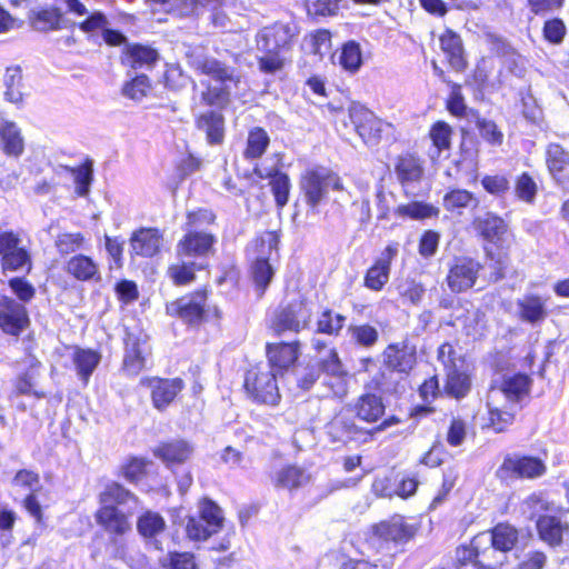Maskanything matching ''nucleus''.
<instances>
[{
	"label": "nucleus",
	"instance_id": "1",
	"mask_svg": "<svg viewBox=\"0 0 569 569\" xmlns=\"http://www.w3.org/2000/svg\"><path fill=\"white\" fill-rule=\"evenodd\" d=\"M532 380L528 375L505 376L500 386H492L488 392L487 407L489 422L487 427L503 432L515 422L516 415L522 409L529 397Z\"/></svg>",
	"mask_w": 569,
	"mask_h": 569
},
{
	"label": "nucleus",
	"instance_id": "2",
	"mask_svg": "<svg viewBox=\"0 0 569 569\" xmlns=\"http://www.w3.org/2000/svg\"><path fill=\"white\" fill-rule=\"evenodd\" d=\"M299 30L290 22L276 21L258 30L256 46L262 52L257 58L258 69L263 74H276L291 62L290 53L298 41Z\"/></svg>",
	"mask_w": 569,
	"mask_h": 569
},
{
	"label": "nucleus",
	"instance_id": "3",
	"mask_svg": "<svg viewBox=\"0 0 569 569\" xmlns=\"http://www.w3.org/2000/svg\"><path fill=\"white\" fill-rule=\"evenodd\" d=\"M101 507L96 520L107 532L122 536L131 530L130 518L139 509L138 498L119 483H110L100 493Z\"/></svg>",
	"mask_w": 569,
	"mask_h": 569
},
{
	"label": "nucleus",
	"instance_id": "4",
	"mask_svg": "<svg viewBox=\"0 0 569 569\" xmlns=\"http://www.w3.org/2000/svg\"><path fill=\"white\" fill-rule=\"evenodd\" d=\"M217 214L208 208H196L186 213L184 233L176 244L179 258H207L214 252L217 237L214 233L200 230V227L213 226Z\"/></svg>",
	"mask_w": 569,
	"mask_h": 569
},
{
	"label": "nucleus",
	"instance_id": "5",
	"mask_svg": "<svg viewBox=\"0 0 569 569\" xmlns=\"http://www.w3.org/2000/svg\"><path fill=\"white\" fill-rule=\"evenodd\" d=\"M8 287L17 299L0 295V330L8 336L19 337L31 325L26 303L36 297L37 291L26 277L10 278Z\"/></svg>",
	"mask_w": 569,
	"mask_h": 569
},
{
	"label": "nucleus",
	"instance_id": "6",
	"mask_svg": "<svg viewBox=\"0 0 569 569\" xmlns=\"http://www.w3.org/2000/svg\"><path fill=\"white\" fill-rule=\"evenodd\" d=\"M471 224L476 236L483 242L486 259L495 263L496 280L502 279L509 261V246L503 242L509 231L508 222L498 213L487 211L482 216L475 217Z\"/></svg>",
	"mask_w": 569,
	"mask_h": 569
},
{
	"label": "nucleus",
	"instance_id": "7",
	"mask_svg": "<svg viewBox=\"0 0 569 569\" xmlns=\"http://www.w3.org/2000/svg\"><path fill=\"white\" fill-rule=\"evenodd\" d=\"M291 358H267L246 375L244 387L248 393L260 403L274 406L280 400L277 376L286 371Z\"/></svg>",
	"mask_w": 569,
	"mask_h": 569
},
{
	"label": "nucleus",
	"instance_id": "8",
	"mask_svg": "<svg viewBox=\"0 0 569 569\" xmlns=\"http://www.w3.org/2000/svg\"><path fill=\"white\" fill-rule=\"evenodd\" d=\"M299 187L306 206L317 211L328 199V191L342 192L346 190L342 177L330 169L315 167L301 173Z\"/></svg>",
	"mask_w": 569,
	"mask_h": 569
},
{
	"label": "nucleus",
	"instance_id": "9",
	"mask_svg": "<svg viewBox=\"0 0 569 569\" xmlns=\"http://www.w3.org/2000/svg\"><path fill=\"white\" fill-rule=\"evenodd\" d=\"M348 116L355 132L368 148L378 147L385 137L396 131L391 122L378 117L362 104L350 106Z\"/></svg>",
	"mask_w": 569,
	"mask_h": 569
},
{
	"label": "nucleus",
	"instance_id": "10",
	"mask_svg": "<svg viewBox=\"0 0 569 569\" xmlns=\"http://www.w3.org/2000/svg\"><path fill=\"white\" fill-rule=\"evenodd\" d=\"M211 293L208 284L196 288L167 305V313L187 327L199 328L207 320V301Z\"/></svg>",
	"mask_w": 569,
	"mask_h": 569
},
{
	"label": "nucleus",
	"instance_id": "11",
	"mask_svg": "<svg viewBox=\"0 0 569 569\" xmlns=\"http://www.w3.org/2000/svg\"><path fill=\"white\" fill-rule=\"evenodd\" d=\"M21 243L22 239L17 231L11 229L0 231V269L2 273L24 272L29 274L32 271V254Z\"/></svg>",
	"mask_w": 569,
	"mask_h": 569
},
{
	"label": "nucleus",
	"instance_id": "12",
	"mask_svg": "<svg viewBox=\"0 0 569 569\" xmlns=\"http://www.w3.org/2000/svg\"><path fill=\"white\" fill-rule=\"evenodd\" d=\"M483 270V264L476 258L461 254L455 256L448 266L446 284L455 295L472 289Z\"/></svg>",
	"mask_w": 569,
	"mask_h": 569
},
{
	"label": "nucleus",
	"instance_id": "13",
	"mask_svg": "<svg viewBox=\"0 0 569 569\" xmlns=\"http://www.w3.org/2000/svg\"><path fill=\"white\" fill-rule=\"evenodd\" d=\"M518 530L507 523L497 525L491 531H483L476 536V546L486 549V558L507 560V552L511 551L518 542Z\"/></svg>",
	"mask_w": 569,
	"mask_h": 569
},
{
	"label": "nucleus",
	"instance_id": "14",
	"mask_svg": "<svg viewBox=\"0 0 569 569\" xmlns=\"http://www.w3.org/2000/svg\"><path fill=\"white\" fill-rule=\"evenodd\" d=\"M399 252L397 241L389 242L381 251L380 256L366 270L363 276V286L371 291H381L390 278L391 264Z\"/></svg>",
	"mask_w": 569,
	"mask_h": 569
},
{
	"label": "nucleus",
	"instance_id": "15",
	"mask_svg": "<svg viewBox=\"0 0 569 569\" xmlns=\"http://www.w3.org/2000/svg\"><path fill=\"white\" fill-rule=\"evenodd\" d=\"M63 270L76 282L100 283L102 273L99 262L91 256L78 252L66 260Z\"/></svg>",
	"mask_w": 569,
	"mask_h": 569
},
{
	"label": "nucleus",
	"instance_id": "16",
	"mask_svg": "<svg viewBox=\"0 0 569 569\" xmlns=\"http://www.w3.org/2000/svg\"><path fill=\"white\" fill-rule=\"evenodd\" d=\"M393 170L402 187L419 184L425 177V160L415 151H403L395 158Z\"/></svg>",
	"mask_w": 569,
	"mask_h": 569
},
{
	"label": "nucleus",
	"instance_id": "17",
	"mask_svg": "<svg viewBox=\"0 0 569 569\" xmlns=\"http://www.w3.org/2000/svg\"><path fill=\"white\" fill-rule=\"evenodd\" d=\"M546 472L545 463L535 457H507L497 470L502 480L512 478H537Z\"/></svg>",
	"mask_w": 569,
	"mask_h": 569
},
{
	"label": "nucleus",
	"instance_id": "18",
	"mask_svg": "<svg viewBox=\"0 0 569 569\" xmlns=\"http://www.w3.org/2000/svg\"><path fill=\"white\" fill-rule=\"evenodd\" d=\"M191 66L198 74L207 76L221 86L232 83L237 87L240 83L241 77L237 69L214 57L203 56L196 59Z\"/></svg>",
	"mask_w": 569,
	"mask_h": 569
},
{
	"label": "nucleus",
	"instance_id": "19",
	"mask_svg": "<svg viewBox=\"0 0 569 569\" xmlns=\"http://www.w3.org/2000/svg\"><path fill=\"white\" fill-rule=\"evenodd\" d=\"M27 23L37 32L49 33L64 29L67 19L61 8L57 6H42L33 8L28 12Z\"/></svg>",
	"mask_w": 569,
	"mask_h": 569
},
{
	"label": "nucleus",
	"instance_id": "20",
	"mask_svg": "<svg viewBox=\"0 0 569 569\" xmlns=\"http://www.w3.org/2000/svg\"><path fill=\"white\" fill-rule=\"evenodd\" d=\"M439 47L451 69L459 73L467 70L469 62L462 38L457 31L446 28L439 34Z\"/></svg>",
	"mask_w": 569,
	"mask_h": 569
},
{
	"label": "nucleus",
	"instance_id": "21",
	"mask_svg": "<svg viewBox=\"0 0 569 569\" xmlns=\"http://www.w3.org/2000/svg\"><path fill=\"white\" fill-rule=\"evenodd\" d=\"M536 529L539 539L553 549L561 547L569 538V522L556 516H539Z\"/></svg>",
	"mask_w": 569,
	"mask_h": 569
},
{
	"label": "nucleus",
	"instance_id": "22",
	"mask_svg": "<svg viewBox=\"0 0 569 569\" xmlns=\"http://www.w3.org/2000/svg\"><path fill=\"white\" fill-rule=\"evenodd\" d=\"M372 533L385 542L405 543L413 538L416 529L402 516L395 515L372 527Z\"/></svg>",
	"mask_w": 569,
	"mask_h": 569
},
{
	"label": "nucleus",
	"instance_id": "23",
	"mask_svg": "<svg viewBox=\"0 0 569 569\" xmlns=\"http://www.w3.org/2000/svg\"><path fill=\"white\" fill-rule=\"evenodd\" d=\"M253 173L260 179H268L276 207L278 210H282L289 202L292 188L289 174L279 167L270 168L263 173L258 166L253 168Z\"/></svg>",
	"mask_w": 569,
	"mask_h": 569
},
{
	"label": "nucleus",
	"instance_id": "24",
	"mask_svg": "<svg viewBox=\"0 0 569 569\" xmlns=\"http://www.w3.org/2000/svg\"><path fill=\"white\" fill-rule=\"evenodd\" d=\"M159 58L160 56L156 48L140 42L126 44L120 53L121 64L132 70L152 69Z\"/></svg>",
	"mask_w": 569,
	"mask_h": 569
},
{
	"label": "nucleus",
	"instance_id": "25",
	"mask_svg": "<svg viewBox=\"0 0 569 569\" xmlns=\"http://www.w3.org/2000/svg\"><path fill=\"white\" fill-rule=\"evenodd\" d=\"M326 433L332 443L341 446L359 440L365 431L355 423L351 417L339 412L326 425Z\"/></svg>",
	"mask_w": 569,
	"mask_h": 569
},
{
	"label": "nucleus",
	"instance_id": "26",
	"mask_svg": "<svg viewBox=\"0 0 569 569\" xmlns=\"http://www.w3.org/2000/svg\"><path fill=\"white\" fill-rule=\"evenodd\" d=\"M545 161L549 174L557 184H569V151L558 142L548 143Z\"/></svg>",
	"mask_w": 569,
	"mask_h": 569
},
{
	"label": "nucleus",
	"instance_id": "27",
	"mask_svg": "<svg viewBox=\"0 0 569 569\" xmlns=\"http://www.w3.org/2000/svg\"><path fill=\"white\" fill-rule=\"evenodd\" d=\"M163 236L158 228H140L130 237L131 253L151 258L160 252Z\"/></svg>",
	"mask_w": 569,
	"mask_h": 569
},
{
	"label": "nucleus",
	"instance_id": "28",
	"mask_svg": "<svg viewBox=\"0 0 569 569\" xmlns=\"http://www.w3.org/2000/svg\"><path fill=\"white\" fill-rule=\"evenodd\" d=\"M194 451V446L184 439H172L161 442L153 448L154 457L160 459L168 467L172 465H181L190 459Z\"/></svg>",
	"mask_w": 569,
	"mask_h": 569
},
{
	"label": "nucleus",
	"instance_id": "29",
	"mask_svg": "<svg viewBox=\"0 0 569 569\" xmlns=\"http://www.w3.org/2000/svg\"><path fill=\"white\" fill-rule=\"evenodd\" d=\"M303 305V300H293L286 306H280L271 320L272 332L277 336L286 331L298 332L301 329L299 313Z\"/></svg>",
	"mask_w": 569,
	"mask_h": 569
},
{
	"label": "nucleus",
	"instance_id": "30",
	"mask_svg": "<svg viewBox=\"0 0 569 569\" xmlns=\"http://www.w3.org/2000/svg\"><path fill=\"white\" fill-rule=\"evenodd\" d=\"M196 127L203 131L210 146L222 144L226 138V120L221 112L208 110L196 118Z\"/></svg>",
	"mask_w": 569,
	"mask_h": 569
},
{
	"label": "nucleus",
	"instance_id": "31",
	"mask_svg": "<svg viewBox=\"0 0 569 569\" xmlns=\"http://www.w3.org/2000/svg\"><path fill=\"white\" fill-rule=\"evenodd\" d=\"M518 318L526 323L538 325L546 320L549 311L546 300L536 293L526 295L517 301Z\"/></svg>",
	"mask_w": 569,
	"mask_h": 569
},
{
	"label": "nucleus",
	"instance_id": "32",
	"mask_svg": "<svg viewBox=\"0 0 569 569\" xmlns=\"http://www.w3.org/2000/svg\"><path fill=\"white\" fill-rule=\"evenodd\" d=\"M248 272L257 297H264L276 274L269 257H256L249 264Z\"/></svg>",
	"mask_w": 569,
	"mask_h": 569
},
{
	"label": "nucleus",
	"instance_id": "33",
	"mask_svg": "<svg viewBox=\"0 0 569 569\" xmlns=\"http://www.w3.org/2000/svg\"><path fill=\"white\" fill-rule=\"evenodd\" d=\"M151 398L152 403L158 410L166 409L183 389V381L180 378L161 379L153 378L151 380Z\"/></svg>",
	"mask_w": 569,
	"mask_h": 569
},
{
	"label": "nucleus",
	"instance_id": "34",
	"mask_svg": "<svg viewBox=\"0 0 569 569\" xmlns=\"http://www.w3.org/2000/svg\"><path fill=\"white\" fill-rule=\"evenodd\" d=\"M271 143L268 131L261 126H253L248 129L247 138L242 149V157L247 161L261 159Z\"/></svg>",
	"mask_w": 569,
	"mask_h": 569
},
{
	"label": "nucleus",
	"instance_id": "35",
	"mask_svg": "<svg viewBox=\"0 0 569 569\" xmlns=\"http://www.w3.org/2000/svg\"><path fill=\"white\" fill-rule=\"evenodd\" d=\"M0 144L7 157L19 158L24 152V139L16 122L10 120L0 122Z\"/></svg>",
	"mask_w": 569,
	"mask_h": 569
},
{
	"label": "nucleus",
	"instance_id": "36",
	"mask_svg": "<svg viewBox=\"0 0 569 569\" xmlns=\"http://www.w3.org/2000/svg\"><path fill=\"white\" fill-rule=\"evenodd\" d=\"M453 128L445 120H437L431 123L428 130V138L433 148L432 158H439L445 151L452 148Z\"/></svg>",
	"mask_w": 569,
	"mask_h": 569
},
{
	"label": "nucleus",
	"instance_id": "37",
	"mask_svg": "<svg viewBox=\"0 0 569 569\" xmlns=\"http://www.w3.org/2000/svg\"><path fill=\"white\" fill-rule=\"evenodd\" d=\"M395 213L400 218L421 221L427 219H438L440 209L430 202L413 200L408 203L399 204L395 209Z\"/></svg>",
	"mask_w": 569,
	"mask_h": 569
},
{
	"label": "nucleus",
	"instance_id": "38",
	"mask_svg": "<svg viewBox=\"0 0 569 569\" xmlns=\"http://www.w3.org/2000/svg\"><path fill=\"white\" fill-rule=\"evenodd\" d=\"M485 551L486 549L476 546L475 536L469 546L457 549V560L461 563L477 562L489 569H503V561L501 559L486 558Z\"/></svg>",
	"mask_w": 569,
	"mask_h": 569
},
{
	"label": "nucleus",
	"instance_id": "39",
	"mask_svg": "<svg viewBox=\"0 0 569 569\" xmlns=\"http://www.w3.org/2000/svg\"><path fill=\"white\" fill-rule=\"evenodd\" d=\"M202 270V266L194 261H180L168 266L167 277L176 287H187L197 279V271Z\"/></svg>",
	"mask_w": 569,
	"mask_h": 569
},
{
	"label": "nucleus",
	"instance_id": "40",
	"mask_svg": "<svg viewBox=\"0 0 569 569\" xmlns=\"http://www.w3.org/2000/svg\"><path fill=\"white\" fill-rule=\"evenodd\" d=\"M310 481V475L297 466H287L279 470L274 477V486L290 491L306 486Z\"/></svg>",
	"mask_w": 569,
	"mask_h": 569
},
{
	"label": "nucleus",
	"instance_id": "41",
	"mask_svg": "<svg viewBox=\"0 0 569 569\" xmlns=\"http://www.w3.org/2000/svg\"><path fill=\"white\" fill-rule=\"evenodd\" d=\"M357 417L367 422L378 421L385 413V406L379 396L373 393L362 395L356 403Z\"/></svg>",
	"mask_w": 569,
	"mask_h": 569
},
{
	"label": "nucleus",
	"instance_id": "42",
	"mask_svg": "<svg viewBox=\"0 0 569 569\" xmlns=\"http://www.w3.org/2000/svg\"><path fill=\"white\" fill-rule=\"evenodd\" d=\"M4 99L11 103L20 104L23 101L22 69L20 66H10L3 76Z\"/></svg>",
	"mask_w": 569,
	"mask_h": 569
},
{
	"label": "nucleus",
	"instance_id": "43",
	"mask_svg": "<svg viewBox=\"0 0 569 569\" xmlns=\"http://www.w3.org/2000/svg\"><path fill=\"white\" fill-rule=\"evenodd\" d=\"M339 66L348 73L355 74L362 67V50L355 40L342 43L338 58Z\"/></svg>",
	"mask_w": 569,
	"mask_h": 569
},
{
	"label": "nucleus",
	"instance_id": "44",
	"mask_svg": "<svg viewBox=\"0 0 569 569\" xmlns=\"http://www.w3.org/2000/svg\"><path fill=\"white\" fill-rule=\"evenodd\" d=\"M66 172L73 177L76 183V193L79 197L88 196L90 186L93 181V162L91 159H84L78 167H63Z\"/></svg>",
	"mask_w": 569,
	"mask_h": 569
},
{
	"label": "nucleus",
	"instance_id": "45",
	"mask_svg": "<svg viewBox=\"0 0 569 569\" xmlns=\"http://www.w3.org/2000/svg\"><path fill=\"white\" fill-rule=\"evenodd\" d=\"M291 359L292 360L290 362L286 363V372H289L290 367H292L291 371L296 376L299 386L302 389L308 390L320 376V362H309L305 367H302L301 365L296 363L298 358Z\"/></svg>",
	"mask_w": 569,
	"mask_h": 569
},
{
	"label": "nucleus",
	"instance_id": "46",
	"mask_svg": "<svg viewBox=\"0 0 569 569\" xmlns=\"http://www.w3.org/2000/svg\"><path fill=\"white\" fill-rule=\"evenodd\" d=\"M449 94L445 99V108L448 113L457 119H463L468 114V106L462 91V84L455 82L449 84Z\"/></svg>",
	"mask_w": 569,
	"mask_h": 569
},
{
	"label": "nucleus",
	"instance_id": "47",
	"mask_svg": "<svg viewBox=\"0 0 569 569\" xmlns=\"http://www.w3.org/2000/svg\"><path fill=\"white\" fill-rule=\"evenodd\" d=\"M513 193L516 199L532 204L538 194V184L530 172L523 171L515 179Z\"/></svg>",
	"mask_w": 569,
	"mask_h": 569
},
{
	"label": "nucleus",
	"instance_id": "48",
	"mask_svg": "<svg viewBox=\"0 0 569 569\" xmlns=\"http://www.w3.org/2000/svg\"><path fill=\"white\" fill-rule=\"evenodd\" d=\"M472 202H475V206L478 203L475 194L467 189L460 188H452L448 190L442 198L443 208L449 212L466 209Z\"/></svg>",
	"mask_w": 569,
	"mask_h": 569
},
{
	"label": "nucleus",
	"instance_id": "49",
	"mask_svg": "<svg viewBox=\"0 0 569 569\" xmlns=\"http://www.w3.org/2000/svg\"><path fill=\"white\" fill-rule=\"evenodd\" d=\"M346 320V316L333 313L331 309L326 308L317 319V332L337 337L345 327Z\"/></svg>",
	"mask_w": 569,
	"mask_h": 569
},
{
	"label": "nucleus",
	"instance_id": "50",
	"mask_svg": "<svg viewBox=\"0 0 569 569\" xmlns=\"http://www.w3.org/2000/svg\"><path fill=\"white\" fill-rule=\"evenodd\" d=\"M86 246L87 239L81 232L60 233L54 241V247L62 257L76 254Z\"/></svg>",
	"mask_w": 569,
	"mask_h": 569
},
{
	"label": "nucleus",
	"instance_id": "51",
	"mask_svg": "<svg viewBox=\"0 0 569 569\" xmlns=\"http://www.w3.org/2000/svg\"><path fill=\"white\" fill-rule=\"evenodd\" d=\"M151 89L150 78L144 73H140L123 83L122 94L131 100H142Z\"/></svg>",
	"mask_w": 569,
	"mask_h": 569
},
{
	"label": "nucleus",
	"instance_id": "52",
	"mask_svg": "<svg viewBox=\"0 0 569 569\" xmlns=\"http://www.w3.org/2000/svg\"><path fill=\"white\" fill-rule=\"evenodd\" d=\"M279 242L280 233L278 231H264L251 240L250 250L258 257H266V253L278 250Z\"/></svg>",
	"mask_w": 569,
	"mask_h": 569
},
{
	"label": "nucleus",
	"instance_id": "53",
	"mask_svg": "<svg viewBox=\"0 0 569 569\" xmlns=\"http://www.w3.org/2000/svg\"><path fill=\"white\" fill-rule=\"evenodd\" d=\"M480 137L490 146H501L503 142V132L493 120L477 117L475 121Z\"/></svg>",
	"mask_w": 569,
	"mask_h": 569
},
{
	"label": "nucleus",
	"instance_id": "54",
	"mask_svg": "<svg viewBox=\"0 0 569 569\" xmlns=\"http://www.w3.org/2000/svg\"><path fill=\"white\" fill-rule=\"evenodd\" d=\"M199 512V518H201L214 533L222 527V511L213 501L203 499L200 502Z\"/></svg>",
	"mask_w": 569,
	"mask_h": 569
},
{
	"label": "nucleus",
	"instance_id": "55",
	"mask_svg": "<svg viewBox=\"0 0 569 569\" xmlns=\"http://www.w3.org/2000/svg\"><path fill=\"white\" fill-rule=\"evenodd\" d=\"M441 234L433 229H426L421 232L418 239V253L423 259L432 258L440 244Z\"/></svg>",
	"mask_w": 569,
	"mask_h": 569
},
{
	"label": "nucleus",
	"instance_id": "56",
	"mask_svg": "<svg viewBox=\"0 0 569 569\" xmlns=\"http://www.w3.org/2000/svg\"><path fill=\"white\" fill-rule=\"evenodd\" d=\"M567 34V27L559 17L547 19L542 26V37L550 44H560Z\"/></svg>",
	"mask_w": 569,
	"mask_h": 569
},
{
	"label": "nucleus",
	"instance_id": "57",
	"mask_svg": "<svg viewBox=\"0 0 569 569\" xmlns=\"http://www.w3.org/2000/svg\"><path fill=\"white\" fill-rule=\"evenodd\" d=\"M485 191L495 197H503L510 189V182L505 174H486L481 178Z\"/></svg>",
	"mask_w": 569,
	"mask_h": 569
},
{
	"label": "nucleus",
	"instance_id": "58",
	"mask_svg": "<svg viewBox=\"0 0 569 569\" xmlns=\"http://www.w3.org/2000/svg\"><path fill=\"white\" fill-rule=\"evenodd\" d=\"M470 389V377L466 372L452 369L448 373L447 390L456 398L463 397Z\"/></svg>",
	"mask_w": 569,
	"mask_h": 569
},
{
	"label": "nucleus",
	"instance_id": "59",
	"mask_svg": "<svg viewBox=\"0 0 569 569\" xmlns=\"http://www.w3.org/2000/svg\"><path fill=\"white\" fill-rule=\"evenodd\" d=\"M138 531L144 537H153L164 529V520L161 516L147 512L138 520Z\"/></svg>",
	"mask_w": 569,
	"mask_h": 569
},
{
	"label": "nucleus",
	"instance_id": "60",
	"mask_svg": "<svg viewBox=\"0 0 569 569\" xmlns=\"http://www.w3.org/2000/svg\"><path fill=\"white\" fill-rule=\"evenodd\" d=\"M350 332L355 343L365 348L372 347L379 338L377 329L368 323L350 327Z\"/></svg>",
	"mask_w": 569,
	"mask_h": 569
},
{
	"label": "nucleus",
	"instance_id": "61",
	"mask_svg": "<svg viewBox=\"0 0 569 569\" xmlns=\"http://www.w3.org/2000/svg\"><path fill=\"white\" fill-rule=\"evenodd\" d=\"M522 506L525 511L530 513V518L538 515L541 516V512L553 511L555 509L553 502L546 499L542 493H531L523 500Z\"/></svg>",
	"mask_w": 569,
	"mask_h": 569
},
{
	"label": "nucleus",
	"instance_id": "62",
	"mask_svg": "<svg viewBox=\"0 0 569 569\" xmlns=\"http://www.w3.org/2000/svg\"><path fill=\"white\" fill-rule=\"evenodd\" d=\"M114 292L118 301L123 306H128L139 298L138 286L133 280H119L114 284Z\"/></svg>",
	"mask_w": 569,
	"mask_h": 569
},
{
	"label": "nucleus",
	"instance_id": "63",
	"mask_svg": "<svg viewBox=\"0 0 569 569\" xmlns=\"http://www.w3.org/2000/svg\"><path fill=\"white\" fill-rule=\"evenodd\" d=\"M109 24V20L104 12L96 10L90 12L84 20L79 22V29L88 34L94 33L100 30L101 32Z\"/></svg>",
	"mask_w": 569,
	"mask_h": 569
},
{
	"label": "nucleus",
	"instance_id": "64",
	"mask_svg": "<svg viewBox=\"0 0 569 569\" xmlns=\"http://www.w3.org/2000/svg\"><path fill=\"white\" fill-rule=\"evenodd\" d=\"M163 566H168L171 569H194L196 563L193 555L189 552H169L161 560Z\"/></svg>",
	"mask_w": 569,
	"mask_h": 569
}]
</instances>
